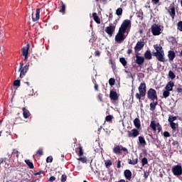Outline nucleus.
I'll use <instances>...</instances> for the list:
<instances>
[{"mask_svg": "<svg viewBox=\"0 0 182 182\" xmlns=\"http://www.w3.org/2000/svg\"><path fill=\"white\" fill-rule=\"evenodd\" d=\"M172 172L174 176H181L182 174V167L181 165H176L173 167Z\"/></svg>", "mask_w": 182, "mask_h": 182, "instance_id": "10", "label": "nucleus"}, {"mask_svg": "<svg viewBox=\"0 0 182 182\" xmlns=\"http://www.w3.org/2000/svg\"><path fill=\"white\" fill-rule=\"evenodd\" d=\"M150 127L153 130V132H156V130L158 129L159 133H160V132H161V129H162L161 125H160L159 123L156 124V122H154V121L151 122Z\"/></svg>", "mask_w": 182, "mask_h": 182, "instance_id": "9", "label": "nucleus"}, {"mask_svg": "<svg viewBox=\"0 0 182 182\" xmlns=\"http://www.w3.org/2000/svg\"><path fill=\"white\" fill-rule=\"evenodd\" d=\"M31 182H36V181H31Z\"/></svg>", "mask_w": 182, "mask_h": 182, "instance_id": "64", "label": "nucleus"}, {"mask_svg": "<svg viewBox=\"0 0 182 182\" xmlns=\"http://www.w3.org/2000/svg\"><path fill=\"white\" fill-rule=\"evenodd\" d=\"M28 70H29V65H25L23 67V63H20V68H19L20 77H23V76H25Z\"/></svg>", "mask_w": 182, "mask_h": 182, "instance_id": "7", "label": "nucleus"}, {"mask_svg": "<svg viewBox=\"0 0 182 182\" xmlns=\"http://www.w3.org/2000/svg\"><path fill=\"white\" fill-rule=\"evenodd\" d=\"M154 56H156L159 62H166L164 52L154 53Z\"/></svg>", "mask_w": 182, "mask_h": 182, "instance_id": "15", "label": "nucleus"}, {"mask_svg": "<svg viewBox=\"0 0 182 182\" xmlns=\"http://www.w3.org/2000/svg\"><path fill=\"white\" fill-rule=\"evenodd\" d=\"M168 58L171 62H173L174 60V58H176V53L173 50H169Z\"/></svg>", "mask_w": 182, "mask_h": 182, "instance_id": "21", "label": "nucleus"}, {"mask_svg": "<svg viewBox=\"0 0 182 182\" xmlns=\"http://www.w3.org/2000/svg\"><path fill=\"white\" fill-rule=\"evenodd\" d=\"M115 29L116 26L111 24L105 28V32L109 35V36L112 37L113 36Z\"/></svg>", "mask_w": 182, "mask_h": 182, "instance_id": "13", "label": "nucleus"}, {"mask_svg": "<svg viewBox=\"0 0 182 182\" xmlns=\"http://www.w3.org/2000/svg\"><path fill=\"white\" fill-rule=\"evenodd\" d=\"M46 161H47V163H52V161H53V157H52V156L47 157Z\"/></svg>", "mask_w": 182, "mask_h": 182, "instance_id": "47", "label": "nucleus"}, {"mask_svg": "<svg viewBox=\"0 0 182 182\" xmlns=\"http://www.w3.org/2000/svg\"><path fill=\"white\" fill-rule=\"evenodd\" d=\"M163 96H164V97H165V99H166V97H168V96H170V91H168L167 90L164 91Z\"/></svg>", "mask_w": 182, "mask_h": 182, "instance_id": "37", "label": "nucleus"}, {"mask_svg": "<svg viewBox=\"0 0 182 182\" xmlns=\"http://www.w3.org/2000/svg\"><path fill=\"white\" fill-rule=\"evenodd\" d=\"M120 163H121L120 161H117V168H120L121 167Z\"/></svg>", "mask_w": 182, "mask_h": 182, "instance_id": "56", "label": "nucleus"}, {"mask_svg": "<svg viewBox=\"0 0 182 182\" xmlns=\"http://www.w3.org/2000/svg\"><path fill=\"white\" fill-rule=\"evenodd\" d=\"M139 144H141L142 147H144V146H146V144L144 136H139Z\"/></svg>", "mask_w": 182, "mask_h": 182, "instance_id": "26", "label": "nucleus"}, {"mask_svg": "<svg viewBox=\"0 0 182 182\" xmlns=\"http://www.w3.org/2000/svg\"><path fill=\"white\" fill-rule=\"evenodd\" d=\"M147 96H148V99H150L153 102H154V100H158L157 92L156 91V90H154L153 88H150L148 90Z\"/></svg>", "mask_w": 182, "mask_h": 182, "instance_id": "5", "label": "nucleus"}, {"mask_svg": "<svg viewBox=\"0 0 182 182\" xmlns=\"http://www.w3.org/2000/svg\"><path fill=\"white\" fill-rule=\"evenodd\" d=\"M124 175L125 178H127V180L131 181L132 180V171L129 169H127L124 171Z\"/></svg>", "mask_w": 182, "mask_h": 182, "instance_id": "20", "label": "nucleus"}, {"mask_svg": "<svg viewBox=\"0 0 182 182\" xmlns=\"http://www.w3.org/2000/svg\"><path fill=\"white\" fill-rule=\"evenodd\" d=\"M79 161H81L82 163H87V158L86 157H80L77 159Z\"/></svg>", "mask_w": 182, "mask_h": 182, "instance_id": "40", "label": "nucleus"}, {"mask_svg": "<svg viewBox=\"0 0 182 182\" xmlns=\"http://www.w3.org/2000/svg\"><path fill=\"white\" fill-rule=\"evenodd\" d=\"M37 154H39V156H42L43 154V151L39 149L38 151H37Z\"/></svg>", "mask_w": 182, "mask_h": 182, "instance_id": "51", "label": "nucleus"}, {"mask_svg": "<svg viewBox=\"0 0 182 182\" xmlns=\"http://www.w3.org/2000/svg\"><path fill=\"white\" fill-rule=\"evenodd\" d=\"M128 137H131L132 139H136L139 134H140V131H139V129H133L131 131H128Z\"/></svg>", "mask_w": 182, "mask_h": 182, "instance_id": "8", "label": "nucleus"}, {"mask_svg": "<svg viewBox=\"0 0 182 182\" xmlns=\"http://www.w3.org/2000/svg\"><path fill=\"white\" fill-rule=\"evenodd\" d=\"M119 62L123 65L124 66H127V61L126 60V58H119Z\"/></svg>", "mask_w": 182, "mask_h": 182, "instance_id": "34", "label": "nucleus"}, {"mask_svg": "<svg viewBox=\"0 0 182 182\" xmlns=\"http://www.w3.org/2000/svg\"><path fill=\"white\" fill-rule=\"evenodd\" d=\"M151 31L154 36H159V35H161V32H163V29H161V26L159 24H154L151 27Z\"/></svg>", "mask_w": 182, "mask_h": 182, "instance_id": "3", "label": "nucleus"}, {"mask_svg": "<svg viewBox=\"0 0 182 182\" xmlns=\"http://www.w3.org/2000/svg\"><path fill=\"white\" fill-rule=\"evenodd\" d=\"M114 117L113 115H108L105 117L106 122H112V120H113Z\"/></svg>", "mask_w": 182, "mask_h": 182, "instance_id": "39", "label": "nucleus"}, {"mask_svg": "<svg viewBox=\"0 0 182 182\" xmlns=\"http://www.w3.org/2000/svg\"><path fill=\"white\" fill-rule=\"evenodd\" d=\"M113 18V14H110L109 16V21H110Z\"/></svg>", "mask_w": 182, "mask_h": 182, "instance_id": "61", "label": "nucleus"}, {"mask_svg": "<svg viewBox=\"0 0 182 182\" xmlns=\"http://www.w3.org/2000/svg\"><path fill=\"white\" fill-rule=\"evenodd\" d=\"M21 51L23 56L25 57L24 60H26L28 59V53H29V44H27L26 48L23 47Z\"/></svg>", "mask_w": 182, "mask_h": 182, "instance_id": "16", "label": "nucleus"}, {"mask_svg": "<svg viewBox=\"0 0 182 182\" xmlns=\"http://www.w3.org/2000/svg\"><path fill=\"white\" fill-rule=\"evenodd\" d=\"M67 179H68V176L66 175H62L61 182H65Z\"/></svg>", "mask_w": 182, "mask_h": 182, "instance_id": "46", "label": "nucleus"}, {"mask_svg": "<svg viewBox=\"0 0 182 182\" xmlns=\"http://www.w3.org/2000/svg\"><path fill=\"white\" fill-rule=\"evenodd\" d=\"M116 15H117L118 16H122V15H123V9L118 8L116 10Z\"/></svg>", "mask_w": 182, "mask_h": 182, "instance_id": "32", "label": "nucleus"}, {"mask_svg": "<svg viewBox=\"0 0 182 182\" xmlns=\"http://www.w3.org/2000/svg\"><path fill=\"white\" fill-rule=\"evenodd\" d=\"M175 120H177V117L169 116L168 121L169 123H173Z\"/></svg>", "mask_w": 182, "mask_h": 182, "instance_id": "33", "label": "nucleus"}, {"mask_svg": "<svg viewBox=\"0 0 182 182\" xmlns=\"http://www.w3.org/2000/svg\"><path fill=\"white\" fill-rule=\"evenodd\" d=\"M139 93L135 95L136 98L138 99L139 102H141V97L146 96V83L141 82L138 88Z\"/></svg>", "mask_w": 182, "mask_h": 182, "instance_id": "1", "label": "nucleus"}, {"mask_svg": "<svg viewBox=\"0 0 182 182\" xmlns=\"http://www.w3.org/2000/svg\"><path fill=\"white\" fill-rule=\"evenodd\" d=\"M173 87H174V82L173 81H169L166 85L165 89L166 90L171 92V90H173Z\"/></svg>", "mask_w": 182, "mask_h": 182, "instance_id": "22", "label": "nucleus"}, {"mask_svg": "<svg viewBox=\"0 0 182 182\" xmlns=\"http://www.w3.org/2000/svg\"><path fill=\"white\" fill-rule=\"evenodd\" d=\"M55 180H56V178L55 176H51L50 178H49V181L50 182H53L55 181Z\"/></svg>", "mask_w": 182, "mask_h": 182, "instance_id": "50", "label": "nucleus"}, {"mask_svg": "<svg viewBox=\"0 0 182 182\" xmlns=\"http://www.w3.org/2000/svg\"><path fill=\"white\" fill-rule=\"evenodd\" d=\"M14 154H16V158L18 159V157H19V151H14Z\"/></svg>", "mask_w": 182, "mask_h": 182, "instance_id": "55", "label": "nucleus"}, {"mask_svg": "<svg viewBox=\"0 0 182 182\" xmlns=\"http://www.w3.org/2000/svg\"><path fill=\"white\" fill-rule=\"evenodd\" d=\"M158 102L157 100L156 102L153 101L152 102L150 103V110H151L152 112L154 110H156V106H157L158 105Z\"/></svg>", "mask_w": 182, "mask_h": 182, "instance_id": "27", "label": "nucleus"}, {"mask_svg": "<svg viewBox=\"0 0 182 182\" xmlns=\"http://www.w3.org/2000/svg\"><path fill=\"white\" fill-rule=\"evenodd\" d=\"M172 144L173 146H176L177 147H178V141H173Z\"/></svg>", "mask_w": 182, "mask_h": 182, "instance_id": "52", "label": "nucleus"}, {"mask_svg": "<svg viewBox=\"0 0 182 182\" xmlns=\"http://www.w3.org/2000/svg\"><path fill=\"white\" fill-rule=\"evenodd\" d=\"M144 56L145 59H148V60H150L152 58L151 51H150V50H146L144 53Z\"/></svg>", "mask_w": 182, "mask_h": 182, "instance_id": "24", "label": "nucleus"}, {"mask_svg": "<svg viewBox=\"0 0 182 182\" xmlns=\"http://www.w3.org/2000/svg\"><path fill=\"white\" fill-rule=\"evenodd\" d=\"M171 128L173 132H176L177 130V128L178 127V124L175 122H169Z\"/></svg>", "mask_w": 182, "mask_h": 182, "instance_id": "29", "label": "nucleus"}, {"mask_svg": "<svg viewBox=\"0 0 182 182\" xmlns=\"http://www.w3.org/2000/svg\"><path fill=\"white\" fill-rule=\"evenodd\" d=\"M178 93H182V88H177Z\"/></svg>", "mask_w": 182, "mask_h": 182, "instance_id": "57", "label": "nucleus"}, {"mask_svg": "<svg viewBox=\"0 0 182 182\" xmlns=\"http://www.w3.org/2000/svg\"><path fill=\"white\" fill-rule=\"evenodd\" d=\"M142 166H146L149 161H147V158H143L141 160Z\"/></svg>", "mask_w": 182, "mask_h": 182, "instance_id": "45", "label": "nucleus"}, {"mask_svg": "<svg viewBox=\"0 0 182 182\" xmlns=\"http://www.w3.org/2000/svg\"><path fill=\"white\" fill-rule=\"evenodd\" d=\"M168 77H171L172 79V80L173 79H176V75L174 74V73H173V71L170 70L168 72Z\"/></svg>", "mask_w": 182, "mask_h": 182, "instance_id": "35", "label": "nucleus"}, {"mask_svg": "<svg viewBox=\"0 0 182 182\" xmlns=\"http://www.w3.org/2000/svg\"><path fill=\"white\" fill-rule=\"evenodd\" d=\"M98 100H100V102H102V94H99L97 96Z\"/></svg>", "mask_w": 182, "mask_h": 182, "instance_id": "54", "label": "nucleus"}, {"mask_svg": "<svg viewBox=\"0 0 182 182\" xmlns=\"http://www.w3.org/2000/svg\"><path fill=\"white\" fill-rule=\"evenodd\" d=\"M143 48H144V40H140L139 41H138L136 43V46L134 47V50L135 52H140V50H141V49H143Z\"/></svg>", "mask_w": 182, "mask_h": 182, "instance_id": "12", "label": "nucleus"}, {"mask_svg": "<svg viewBox=\"0 0 182 182\" xmlns=\"http://www.w3.org/2000/svg\"><path fill=\"white\" fill-rule=\"evenodd\" d=\"M153 5H157L159 4H160V0H151Z\"/></svg>", "mask_w": 182, "mask_h": 182, "instance_id": "48", "label": "nucleus"}, {"mask_svg": "<svg viewBox=\"0 0 182 182\" xmlns=\"http://www.w3.org/2000/svg\"><path fill=\"white\" fill-rule=\"evenodd\" d=\"M136 64L139 65L140 68L143 66L144 63V57L139 56V55L136 54Z\"/></svg>", "mask_w": 182, "mask_h": 182, "instance_id": "14", "label": "nucleus"}, {"mask_svg": "<svg viewBox=\"0 0 182 182\" xmlns=\"http://www.w3.org/2000/svg\"><path fill=\"white\" fill-rule=\"evenodd\" d=\"M65 9H66V6L65 5V4L62 3L61 9H60V12H61L62 14H65Z\"/></svg>", "mask_w": 182, "mask_h": 182, "instance_id": "38", "label": "nucleus"}, {"mask_svg": "<svg viewBox=\"0 0 182 182\" xmlns=\"http://www.w3.org/2000/svg\"><path fill=\"white\" fill-rule=\"evenodd\" d=\"M178 30L182 32V21H178L177 23Z\"/></svg>", "mask_w": 182, "mask_h": 182, "instance_id": "44", "label": "nucleus"}, {"mask_svg": "<svg viewBox=\"0 0 182 182\" xmlns=\"http://www.w3.org/2000/svg\"><path fill=\"white\" fill-rule=\"evenodd\" d=\"M134 124L136 127V129H140V127H141V124H140V119L139 118H136L134 120Z\"/></svg>", "mask_w": 182, "mask_h": 182, "instance_id": "25", "label": "nucleus"}, {"mask_svg": "<svg viewBox=\"0 0 182 182\" xmlns=\"http://www.w3.org/2000/svg\"><path fill=\"white\" fill-rule=\"evenodd\" d=\"M144 177H145V178H147V177H149V175H147V173H145Z\"/></svg>", "mask_w": 182, "mask_h": 182, "instance_id": "63", "label": "nucleus"}, {"mask_svg": "<svg viewBox=\"0 0 182 182\" xmlns=\"http://www.w3.org/2000/svg\"><path fill=\"white\" fill-rule=\"evenodd\" d=\"M22 110L24 119H29V117L31 116V112L29 110H28L26 107H23Z\"/></svg>", "mask_w": 182, "mask_h": 182, "instance_id": "19", "label": "nucleus"}, {"mask_svg": "<svg viewBox=\"0 0 182 182\" xmlns=\"http://www.w3.org/2000/svg\"><path fill=\"white\" fill-rule=\"evenodd\" d=\"M166 9L172 19H174L176 16V6H174V4H171L168 9Z\"/></svg>", "mask_w": 182, "mask_h": 182, "instance_id": "11", "label": "nucleus"}, {"mask_svg": "<svg viewBox=\"0 0 182 182\" xmlns=\"http://www.w3.org/2000/svg\"><path fill=\"white\" fill-rule=\"evenodd\" d=\"M113 151L115 154H122V151H124L125 154H129V150H127L126 147H123L122 146L119 145L114 146Z\"/></svg>", "mask_w": 182, "mask_h": 182, "instance_id": "6", "label": "nucleus"}, {"mask_svg": "<svg viewBox=\"0 0 182 182\" xmlns=\"http://www.w3.org/2000/svg\"><path fill=\"white\" fill-rule=\"evenodd\" d=\"M154 48L155 50H156V53H159L160 52H164V50H163V47H161L160 44L154 45Z\"/></svg>", "mask_w": 182, "mask_h": 182, "instance_id": "23", "label": "nucleus"}, {"mask_svg": "<svg viewBox=\"0 0 182 182\" xmlns=\"http://www.w3.org/2000/svg\"><path fill=\"white\" fill-rule=\"evenodd\" d=\"M77 150H79L78 151V156L80 157H82V156H83V148H82V145L79 144Z\"/></svg>", "mask_w": 182, "mask_h": 182, "instance_id": "31", "label": "nucleus"}, {"mask_svg": "<svg viewBox=\"0 0 182 182\" xmlns=\"http://www.w3.org/2000/svg\"><path fill=\"white\" fill-rule=\"evenodd\" d=\"M124 32L119 30L118 33L115 36V42L117 43H122L124 42V39H126V36L124 35Z\"/></svg>", "mask_w": 182, "mask_h": 182, "instance_id": "4", "label": "nucleus"}, {"mask_svg": "<svg viewBox=\"0 0 182 182\" xmlns=\"http://www.w3.org/2000/svg\"><path fill=\"white\" fill-rule=\"evenodd\" d=\"M27 166H28L29 168H33V164L32 162H31L30 160H26L25 161Z\"/></svg>", "mask_w": 182, "mask_h": 182, "instance_id": "36", "label": "nucleus"}, {"mask_svg": "<svg viewBox=\"0 0 182 182\" xmlns=\"http://www.w3.org/2000/svg\"><path fill=\"white\" fill-rule=\"evenodd\" d=\"M95 90H99V85H97V84L95 85Z\"/></svg>", "mask_w": 182, "mask_h": 182, "instance_id": "59", "label": "nucleus"}, {"mask_svg": "<svg viewBox=\"0 0 182 182\" xmlns=\"http://www.w3.org/2000/svg\"><path fill=\"white\" fill-rule=\"evenodd\" d=\"M109 97L111 100H114L115 102L119 100V95L115 91H110Z\"/></svg>", "mask_w": 182, "mask_h": 182, "instance_id": "17", "label": "nucleus"}, {"mask_svg": "<svg viewBox=\"0 0 182 182\" xmlns=\"http://www.w3.org/2000/svg\"><path fill=\"white\" fill-rule=\"evenodd\" d=\"M14 86H17V87H19L21 86V80H16L14 82Z\"/></svg>", "mask_w": 182, "mask_h": 182, "instance_id": "42", "label": "nucleus"}, {"mask_svg": "<svg viewBox=\"0 0 182 182\" xmlns=\"http://www.w3.org/2000/svg\"><path fill=\"white\" fill-rule=\"evenodd\" d=\"M112 161L110 160H107L105 161V167H107V168H109V167H110V166H112Z\"/></svg>", "mask_w": 182, "mask_h": 182, "instance_id": "41", "label": "nucleus"}, {"mask_svg": "<svg viewBox=\"0 0 182 182\" xmlns=\"http://www.w3.org/2000/svg\"><path fill=\"white\" fill-rule=\"evenodd\" d=\"M95 56H100V51L96 50L95 53Z\"/></svg>", "mask_w": 182, "mask_h": 182, "instance_id": "53", "label": "nucleus"}, {"mask_svg": "<svg viewBox=\"0 0 182 182\" xmlns=\"http://www.w3.org/2000/svg\"><path fill=\"white\" fill-rule=\"evenodd\" d=\"M130 28H132V21L126 19L122 22L119 31L126 33V31L130 29Z\"/></svg>", "mask_w": 182, "mask_h": 182, "instance_id": "2", "label": "nucleus"}, {"mask_svg": "<svg viewBox=\"0 0 182 182\" xmlns=\"http://www.w3.org/2000/svg\"><path fill=\"white\" fill-rule=\"evenodd\" d=\"M92 17L94 21H95L96 23L100 24V18L97 16V14L93 13Z\"/></svg>", "mask_w": 182, "mask_h": 182, "instance_id": "30", "label": "nucleus"}, {"mask_svg": "<svg viewBox=\"0 0 182 182\" xmlns=\"http://www.w3.org/2000/svg\"><path fill=\"white\" fill-rule=\"evenodd\" d=\"M138 161H139V159L137 158L132 159V160L130 159H128L129 164H132V166H135V164H137Z\"/></svg>", "mask_w": 182, "mask_h": 182, "instance_id": "28", "label": "nucleus"}, {"mask_svg": "<svg viewBox=\"0 0 182 182\" xmlns=\"http://www.w3.org/2000/svg\"><path fill=\"white\" fill-rule=\"evenodd\" d=\"M4 163V158L0 159V164H2Z\"/></svg>", "mask_w": 182, "mask_h": 182, "instance_id": "62", "label": "nucleus"}, {"mask_svg": "<svg viewBox=\"0 0 182 182\" xmlns=\"http://www.w3.org/2000/svg\"><path fill=\"white\" fill-rule=\"evenodd\" d=\"M114 83H116V80L114 78H110L109 80V84L110 86H114Z\"/></svg>", "mask_w": 182, "mask_h": 182, "instance_id": "43", "label": "nucleus"}, {"mask_svg": "<svg viewBox=\"0 0 182 182\" xmlns=\"http://www.w3.org/2000/svg\"><path fill=\"white\" fill-rule=\"evenodd\" d=\"M42 171H39V172H37L36 173H35V176H41V174H42Z\"/></svg>", "mask_w": 182, "mask_h": 182, "instance_id": "60", "label": "nucleus"}, {"mask_svg": "<svg viewBox=\"0 0 182 182\" xmlns=\"http://www.w3.org/2000/svg\"><path fill=\"white\" fill-rule=\"evenodd\" d=\"M40 16H41V9H37L36 10V17L33 16V14H32L33 21L36 22V21H39Z\"/></svg>", "mask_w": 182, "mask_h": 182, "instance_id": "18", "label": "nucleus"}, {"mask_svg": "<svg viewBox=\"0 0 182 182\" xmlns=\"http://www.w3.org/2000/svg\"><path fill=\"white\" fill-rule=\"evenodd\" d=\"M164 137H170V133H168V132H164Z\"/></svg>", "mask_w": 182, "mask_h": 182, "instance_id": "49", "label": "nucleus"}, {"mask_svg": "<svg viewBox=\"0 0 182 182\" xmlns=\"http://www.w3.org/2000/svg\"><path fill=\"white\" fill-rule=\"evenodd\" d=\"M132 52H133V50H132V48L129 49V50H127L128 55H130V53H132Z\"/></svg>", "mask_w": 182, "mask_h": 182, "instance_id": "58", "label": "nucleus"}]
</instances>
